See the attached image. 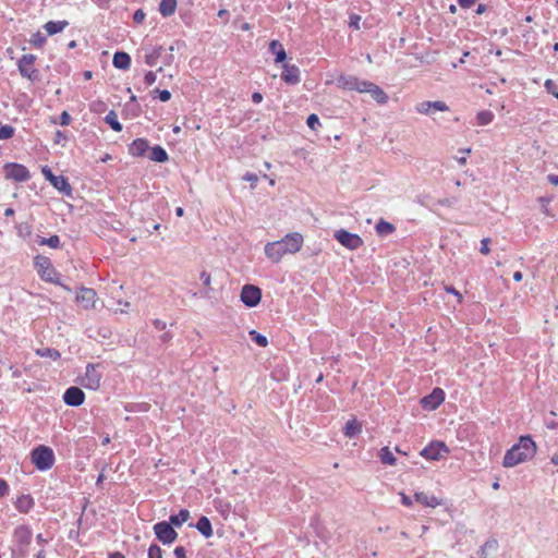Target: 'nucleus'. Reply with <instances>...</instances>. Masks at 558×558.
<instances>
[{"mask_svg": "<svg viewBox=\"0 0 558 558\" xmlns=\"http://www.w3.org/2000/svg\"><path fill=\"white\" fill-rule=\"evenodd\" d=\"M34 506V500L29 495H22L15 501L16 509L22 513H27Z\"/></svg>", "mask_w": 558, "mask_h": 558, "instance_id": "obj_23", "label": "nucleus"}, {"mask_svg": "<svg viewBox=\"0 0 558 558\" xmlns=\"http://www.w3.org/2000/svg\"><path fill=\"white\" fill-rule=\"evenodd\" d=\"M50 183L56 190L63 193L64 195H66V196L72 195V186L70 185V183L65 177L56 175L53 179H51Z\"/></svg>", "mask_w": 558, "mask_h": 558, "instance_id": "obj_19", "label": "nucleus"}, {"mask_svg": "<svg viewBox=\"0 0 558 558\" xmlns=\"http://www.w3.org/2000/svg\"><path fill=\"white\" fill-rule=\"evenodd\" d=\"M16 535L20 539L24 542H29L31 532L26 527H20L16 530Z\"/></svg>", "mask_w": 558, "mask_h": 558, "instance_id": "obj_43", "label": "nucleus"}, {"mask_svg": "<svg viewBox=\"0 0 558 558\" xmlns=\"http://www.w3.org/2000/svg\"><path fill=\"white\" fill-rule=\"evenodd\" d=\"M68 25H69V23L66 21H59V22L50 21L44 25V28L46 29L48 35H54L57 33L62 32Z\"/></svg>", "mask_w": 558, "mask_h": 558, "instance_id": "obj_25", "label": "nucleus"}, {"mask_svg": "<svg viewBox=\"0 0 558 558\" xmlns=\"http://www.w3.org/2000/svg\"><path fill=\"white\" fill-rule=\"evenodd\" d=\"M85 400V395L78 387H70L63 395V401L71 407H78Z\"/></svg>", "mask_w": 558, "mask_h": 558, "instance_id": "obj_15", "label": "nucleus"}, {"mask_svg": "<svg viewBox=\"0 0 558 558\" xmlns=\"http://www.w3.org/2000/svg\"><path fill=\"white\" fill-rule=\"evenodd\" d=\"M303 245L301 233L294 232L287 234L279 241L269 242L265 245V255L272 263H279L286 254L298 253Z\"/></svg>", "mask_w": 558, "mask_h": 558, "instance_id": "obj_1", "label": "nucleus"}, {"mask_svg": "<svg viewBox=\"0 0 558 558\" xmlns=\"http://www.w3.org/2000/svg\"><path fill=\"white\" fill-rule=\"evenodd\" d=\"M262 299V291L258 287L253 284H245L241 291V301L250 306H256Z\"/></svg>", "mask_w": 558, "mask_h": 558, "instance_id": "obj_9", "label": "nucleus"}, {"mask_svg": "<svg viewBox=\"0 0 558 558\" xmlns=\"http://www.w3.org/2000/svg\"><path fill=\"white\" fill-rule=\"evenodd\" d=\"M244 181H247V182H251L252 183V187H255L257 181H258V177L255 174V173H252V172H246L243 178H242Z\"/></svg>", "mask_w": 558, "mask_h": 558, "instance_id": "obj_46", "label": "nucleus"}, {"mask_svg": "<svg viewBox=\"0 0 558 558\" xmlns=\"http://www.w3.org/2000/svg\"><path fill=\"white\" fill-rule=\"evenodd\" d=\"M201 280L203 281V283L205 286H209V283H210V275L208 272H206V271H203L201 274Z\"/></svg>", "mask_w": 558, "mask_h": 558, "instance_id": "obj_57", "label": "nucleus"}, {"mask_svg": "<svg viewBox=\"0 0 558 558\" xmlns=\"http://www.w3.org/2000/svg\"><path fill=\"white\" fill-rule=\"evenodd\" d=\"M154 325H155V326H156V328H158V329H163V328H166L167 323H166V322H162V320H160V319H155V320H154Z\"/></svg>", "mask_w": 558, "mask_h": 558, "instance_id": "obj_61", "label": "nucleus"}, {"mask_svg": "<svg viewBox=\"0 0 558 558\" xmlns=\"http://www.w3.org/2000/svg\"><path fill=\"white\" fill-rule=\"evenodd\" d=\"M173 554L177 558H186L185 549L182 546L175 547Z\"/></svg>", "mask_w": 558, "mask_h": 558, "instance_id": "obj_53", "label": "nucleus"}, {"mask_svg": "<svg viewBox=\"0 0 558 558\" xmlns=\"http://www.w3.org/2000/svg\"><path fill=\"white\" fill-rule=\"evenodd\" d=\"M36 352L41 357H49L52 360H57L60 357V353L54 349L44 348V349H38Z\"/></svg>", "mask_w": 558, "mask_h": 558, "instance_id": "obj_36", "label": "nucleus"}, {"mask_svg": "<svg viewBox=\"0 0 558 558\" xmlns=\"http://www.w3.org/2000/svg\"><path fill=\"white\" fill-rule=\"evenodd\" d=\"M476 119L480 125H487L493 121L494 114L490 111H481L477 113Z\"/></svg>", "mask_w": 558, "mask_h": 558, "instance_id": "obj_34", "label": "nucleus"}, {"mask_svg": "<svg viewBox=\"0 0 558 558\" xmlns=\"http://www.w3.org/2000/svg\"><path fill=\"white\" fill-rule=\"evenodd\" d=\"M401 501L404 506L410 507L412 506V500L409 496H407L404 493H400Z\"/></svg>", "mask_w": 558, "mask_h": 558, "instance_id": "obj_56", "label": "nucleus"}, {"mask_svg": "<svg viewBox=\"0 0 558 558\" xmlns=\"http://www.w3.org/2000/svg\"><path fill=\"white\" fill-rule=\"evenodd\" d=\"M335 239L349 250H356L363 245V240L354 233H350L343 229L335 232Z\"/></svg>", "mask_w": 558, "mask_h": 558, "instance_id": "obj_7", "label": "nucleus"}, {"mask_svg": "<svg viewBox=\"0 0 558 558\" xmlns=\"http://www.w3.org/2000/svg\"><path fill=\"white\" fill-rule=\"evenodd\" d=\"M250 336L252 337V340L256 342L259 347H266L268 344L267 338L255 330L250 331Z\"/></svg>", "mask_w": 558, "mask_h": 558, "instance_id": "obj_39", "label": "nucleus"}, {"mask_svg": "<svg viewBox=\"0 0 558 558\" xmlns=\"http://www.w3.org/2000/svg\"><path fill=\"white\" fill-rule=\"evenodd\" d=\"M458 2L460 4V7H462L464 9H469L475 3V0H458Z\"/></svg>", "mask_w": 558, "mask_h": 558, "instance_id": "obj_55", "label": "nucleus"}, {"mask_svg": "<svg viewBox=\"0 0 558 558\" xmlns=\"http://www.w3.org/2000/svg\"><path fill=\"white\" fill-rule=\"evenodd\" d=\"M110 558H125L121 553L116 551L110 555Z\"/></svg>", "mask_w": 558, "mask_h": 558, "instance_id": "obj_64", "label": "nucleus"}, {"mask_svg": "<svg viewBox=\"0 0 558 558\" xmlns=\"http://www.w3.org/2000/svg\"><path fill=\"white\" fill-rule=\"evenodd\" d=\"M106 123H108L112 130L116 132L122 131V125L118 120V114L111 110L106 117H105Z\"/></svg>", "mask_w": 558, "mask_h": 558, "instance_id": "obj_32", "label": "nucleus"}, {"mask_svg": "<svg viewBox=\"0 0 558 558\" xmlns=\"http://www.w3.org/2000/svg\"><path fill=\"white\" fill-rule=\"evenodd\" d=\"M144 81H145L146 85H148V86L153 85L156 82V73L151 72V71L146 73Z\"/></svg>", "mask_w": 558, "mask_h": 558, "instance_id": "obj_50", "label": "nucleus"}, {"mask_svg": "<svg viewBox=\"0 0 558 558\" xmlns=\"http://www.w3.org/2000/svg\"><path fill=\"white\" fill-rule=\"evenodd\" d=\"M40 245H48L49 247L57 248L60 245V239L58 235H51L50 238H43L39 241Z\"/></svg>", "mask_w": 558, "mask_h": 558, "instance_id": "obj_37", "label": "nucleus"}, {"mask_svg": "<svg viewBox=\"0 0 558 558\" xmlns=\"http://www.w3.org/2000/svg\"><path fill=\"white\" fill-rule=\"evenodd\" d=\"M156 92L159 94V99L163 102L168 101L171 98V94L169 90H159L156 89Z\"/></svg>", "mask_w": 558, "mask_h": 558, "instance_id": "obj_51", "label": "nucleus"}, {"mask_svg": "<svg viewBox=\"0 0 558 558\" xmlns=\"http://www.w3.org/2000/svg\"><path fill=\"white\" fill-rule=\"evenodd\" d=\"M177 0H161L159 4V12L162 16H170L175 12Z\"/></svg>", "mask_w": 558, "mask_h": 558, "instance_id": "obj_26", "label": "nucleus"}, {"mask_svg": "<svg viewBox=\"0 0 558 558\" xmlns=\"http://www.w3.org/2000/svg\"><path fill=\"white\" fill-rule=\"evenodd\" d=\"M76 301L82 305V310L88 311L95 307L96 292L89 288H82L76 295Z\"/></svg>", "mask_w": 558, "mask_h": 558, "instance_id": "obj_14", "label": "nucleus"}, {"mask_svg": "<svg viewBox=\"0 0 558 558\" xmlns=\"http://www.w3.org/2000/svg\"><path fill=\"white\" fill-rule=\"evenodd\" d=\"M145 16L146 15H145L144 11L140 9L134 12L133 20L135 23L140 24L145 20Z\"/></svg>", "mask_w": 558, "mask_h": 558, "instance_id": "obj_49", "label": "nucleus"}, {"mask_svg": "<svg viewBox=\"0 0 558 558\" xmlns=\"http://www.w3.org/2000/svg\"><path fill=\"white\" fill-rule=\"evenodd\" d=\"M379 458L384 464H389V465L396 464V458L388 447H384L380 449Z\"/></svg>", "mask_w": 558, "mask_h": 558, "instance_id": "obj_31", "label": "nucleus"}, {"mask_svg": "<svg viewBox=\"0 0 558 558\" xmlns=\"http://www.w3.org/2000/svg\"><path fill=\"white\" fill-rule=\"evenodd\" d=\"M35 56L24 54L19 61V70L22 76L34 80L37 76V71L34 68Z\"/></svg>", "mask_w": 558, "mask_h": 558, "instance_id": "obj_12", "label": "nucleus"}, {"mask_svg": "<svg viewBox=\"0 0 558 558\" xmlns=\"http://www.w3.org/2000/svg\"><path fill=\"white\" fill-rule=\"evenodd\" d=\"M148 149V143L146 140L137 138L135 140L129 148V151L132 156H143Z\"/></svg>", "mask_w": 558, "mask_h": 558, "instance_id": "obj_21", "label": "nucleus"}, {"mask_svg": "<svg viewBox=\"0 0 558 558\" xmlns=\"http://www.w3.org/2000/svg\"><path fill=\"white\" fill-rule=\"evenodd\" d=\"M3 169L5 178L16 182H25L31 178L27 168L20 163H7Z\"/></svg>", "mask_w": 558, "mask_h": 558, "instance_id": "obj_6", "label": "nucleus"}, {"mask_svg": "<svg viewBox=\"0 0 558 558\" xmlns=\"http://www.w3.org/2000/svg\"><path fill=\"white\" fill-rule=\"evenodd\" d=\"M414 498L417 502L430 508H436L437 506L441 505V501L436 496L426 494L424 492H416L414 494Z\"/></svg>", "mask_w": 558, "mask_h": 558, "instance_id": "obj_20", "label": "nucleus"}, {"mask_svg": "<svg viewBox=\"0 0 558 558\" xmlns=\"http://www.w3.org/2000/svg\"><path fill=\"white\" fill-rule=\"evenodd\" d=\"M43 174L45 179L49 182H51V179H53L56 175L52 173V171L46 166L43 168Z\"/></svg>", "mask_w": 558, "mask_h": 558, "instance_id": "obj_52", "label": "nucleus"}, {"mask_svg": "<svg viewBox=\"0 0 558 558\" xmlns=\"http://www.w3.org/2000/svg\"><path fill=\"white\" fill-rule=\"evenodd\" d=\"M8 492V485L7 483L0 478V498L4 496Z\"/></svg>", "mask_w": 558, "mask_h": 558, "instance_id": "obj_58", "label": "nucleus"}, {"mask_svg": "<svg viewBox=\"0 0 558 558\" xmlns=\"http://www.w3.org/2000/svg\"><path fill=\"white\" fill-rule=\"evenodd\" d=\"M252 100H253V102H255V104H259V102L263 100V96H262V94H260V93H254V94L252 95Z\"/></svg>", "mask_w": 558, "mask_h": 558, "instance_id": "obj_59", "label": "nucleus"}, {"mask_svg": "<svg viewBox=\"0 0 558 558\" xmlns=\"http://www.w3.org/2000/svg\"><path fill=\"white\" fill-rule=\"evenodd\" d=\"M446 290L448 292L453 293L454 295H457L459 301L461 300L462 295L454 288L450 287V288H446Z\"/></svg>", "mask_w": 558, "mask_h": 558, "instance_id": "obj_62", "label": "nucleus"}, {"mask_svg": "<svg viewBox=\"0 0 558 558\" xmlns=\"http://www.w3.org/2000/svg\"><path fill=\"white\" fill-rule=\"evenodd\" d=\"M363 93H367L378 104H386L388 101L387 94L376 84L366 81Z\"/></svg>", "mask_w": 558, "mask_h": 558, "instance_id": "obj_16", "label": "nucleus"}, {"mask_svg": "<svg viewBox=\"0 0 558 558\" xmlns=\"http://www.w3.org/2000/svg\"><path fill=\"white\" fill-rule=\"evenodd\" d=\"M535 451V442L527 436L521 437L519 442L506 452L502 464L505 468H513L532 459Z\"/></svg>", "mask_w": 558, "mask_h": 558, "instance_id": "obj_2", "label": "nucleus"}, {"mask_svg": "<svg viewBox=\"0 0 558 558\" xmlns=\"http://www.w3.org/2000/svg\"><path fill=\"white\" fill-rule=\"evenodd\" d=\"M449 452L448 447L442 441H433L425 447L420 454L427 460L437 461Z\"/></svg>", "mask_w": 558, "mask_h": 558, "instance_id": "obj_5", "label": "nucleus"}, {"mask_svg": "<svg viewBox=\"0 0 558 558\" xmlns=\"http://www.w3.org/2000/svg\"><path fill=\"white\" fill-rule=\"evenodd\" d=\"M281 77L288 84H298L300 82V70L293 64H284Z\"/></svg>", "mask_w": 558, "mask_h": 558, "instance_id": "obj_18", "label": "nucleus"}, {"mask_svg": "<svg viewBox=\"0 0 558 558\" xmlns=\"http://www.w3.org/2000/svg\"><path fill=\"white\" fill-rule=\"evenodd\" d=\"M343 432L347 437H353L361 433V424L356 420H351L347 422Z\"/></svg>", "mask_w": 558, "mask_h": 558, "instance_id": "obj_30", "label": "nucleus"}, {"mask_svg": "<svg viewBox=\"0 0 558 558\" xmlns=\"http://www.w3.org/2000/svg\"><path fill=\"white\" fill-rule=\"evenodd\" d=\"M29 43H31L33 46H35V47H37V48H40V47H43V46H44V44L46 43V36H45V35H43L40 32H37V33H35V34L32 36V38H31Z\"/></svg>", "mask_w": 558, "mask_h": 558, "instance_id": "obj_38", "label": "nucleus"}, {"mask_svg": "<svg viewBox=\"0 0 558 558\" xmlns=\"http://www.w3.org/2000/svg\"><path fill=\"white\" fill-rule=\"evenodd\" d=\"M489 243H490L489 238L482 239L481 248H480L481 254L488 255L490 253Z\"/></svg>", "mask_w": 558, "mask_h": 558, "instance_id": "obj_45", "label": "nucleus"}, {"mask_svg": "<svg viewBox=\"0 0 558 558\" xmlns=\"http://www.w3.org/2000/svg\"><path fill=\"white\" fill-rule=\"evenodd\" d=\"M13 134L14 129L11 125H3L0 128V140H9Z\"/></svg>", "mask_w": 558, "mask_h": 558, "instance_id": "obj_40", "label": "nucleus"}, {"mask_svg": "<svg viewBox=\"0 0 558 558\" xmlns=\"http://www.w3.org/2000/svg\"><path fill=\"white\" fill-rule=\"evenodd\" d=\"M416 112L425 116L432 114L434 111H448L449 107L441 100L422 101L415 106Z\"/></svg>", "mask_w": 558, "mask_h": 558, "instance_id": "obj_13", "label": "nucleus"}, {"mask_svg": "<svg viewBox=\"0 0 558 558\" xmlns=\"http://www.w3.org/2000/svg\"><path fill=\"white\" fill-rule=\"evenodd\" d=\"M499 548L498 541L496 538H488L480 548L481 558H495Z\"/></svg>", "mask_w": 558, "mask_h": 558, "instance_id": "obj_17", "label": "nucleus"}, {"mask_svg": "<svg viewBox=\"0 0 558 558\" xmlns=\"http://www.w3.org/2000/svg\"><path fill=\"white\" fill-rule=\"evenodd\" d=\"M269 50L276 54L275 62L280 63L287 58L282 45L278 40H272L269 45Z\"/></svg>", "mask_w": 558, "mask_h": 558, "instance_id": "obj_24", "label": "nucleus"}, {"mask_svg": "<svg viewBox=\"0 0 558 558\" xmlns=\"http://www.w3.org/2000/svg\"><path fill=\"white\" fill-rule=\"evenodd\" d=\"M445 400V392L440 388H435L432 393L421 400V404L428 411L436 410Z\"/></svg>", "mask_w": 558, "mask_h": 558, "instance_id": "obj_11", "label": "nucleus"}, {"mask_svg": "<svg viewBox=\"0 0 558 558\" xmlns=\"http://www.w3.org/2000/svg\"><path fill=\"white\" fill-rule=\"evenodd\" d=\"M32 461L39 470H48L53 463V452L50 448L40 446L33 450Z\"/></svg>", "mask_w": 558, "mask_h": 558, "instance_id": "obj_3", "label": "nucleus"}, {"mask_svg": "<svg viewBox=\"0 0 558 558\" xmlns=\"http://www.w3.org/2000/svg\"><path fill=\"white\" fill-rule=\"evenodd\" d=\"M366 81L359 80L353 75H340L337 78L338 87L345 90H356L359 93H363Z\"/></svg>", "mask_w": 558, "mask_h": 558, "instance_id": "obj_10", "label": "nucleus"}, {"mask_svg": "<svg viewBox=\"0 0 558 558\" xmlns=\"http://www.w3.org/2000/svg\"><path fill=\"white\" fill-rule=\"evenodd\" d=\"M547 180L554 184V185H558V174H549L547 177Z\"/></svg>", "mask_w": 558, "mask_h": 558, "instance_id": "obj_60", "label": "nucleus"}, {"mask_svg": "<svg viewBox=\"0 0 558 558\" xmlns=\"http://www.w3.org/2000/svg\"><path fill=\"white\" fill-rule=\"evenodd\" d=\"M149 158L153 161L165 162L168 160V154L161 146H155L151 148Z\"/></svg>", "mask_w": 558, "mask_h": 558, "instance_id": "obj_29", "label": "nucleus"}, {"mask_svg": "<svg viewBox=\"0 0 558 558\" xmlns=\"http://www.w3.org/2000/svg\"><path fill=\"white\" fill-rule=\"evenodd\" d=\"M395 230L393 226L389 222H386V221H379L377 225H376V231L378 234L380 235H384V234H389L391 233L392 231Z\"/></svg>", "mask_w": 558, "mask_h": 558, "instance_id": "obj_35", "label": "nucleus"}, {"mask_svg": "<svg viewBox=\"0 0 558 558\" xmlns=\"http://www.w3.org/2000/svg\"><path fill=\"white\" fill-rule=\"evenodd\" d=\"M190 518V512L187 510H181L178 514H173L169 519V523L172 526L180 527L183 523H185Z\"/></svg>", "mask_w": 558, "mask_h": 558, "instance_id": "obj_28", "label": "nucleus"}, {"mask_svg": "<svg viewBox=\"0 0 558 558\" xmlns=\"http://www.w3.org/2000/svg\"><path fill=\"white\" fill-rule=\"evenodd\" d=\"M485 11H486V5L485 4H478V7L476 9V14H483Z\"/></svg>", "mask_w": 558, "mask_h": 558, "instance_id": "obj_63", "label": "nucleus"}, {"mask_svg": "<svg viewBox=\"0 0 558 558\" xmlns=\"http://www.w3.org/2000/svg\"><path fill=\"white\" fill-rule=\"evenodd\" d=\"M148 558H162L161 548L156 544L150 545L148 548Z\"/></svg>", "mask_w": 558, "mask_h": 558, "instance_id": "obj_41", "label": "nucleus"}, {"mask_svg": "<svg viewBox=\"0 0 558 558\" xmlns=\"http://www.w3.org/2000/svg\"><path fill=\"white\" fill-rule=\"evenodd\" d=\"M306 123H307L308 128L312 130H316L317 125L320 124L319 119L315 113H312L308 116Z\"/></svg>", "mask_w": 558, "mask_h": 558, "instance_id": "obj_44", "label": "nucleus"}, {"mask_svg": "<svg viewBox=\"0 0 558 558\" xmlns=\"http://www.w3.org/2000/svg\"><path fill=\"white\" fill-rule=\"evenodd\" d=\"M539 202L542 204V210L547 216H553L548 209V204L550 203V198L541 197Z\"/></svg>", "mask_w": 558, "mask_h": 558, "instance_id": "obj_47", "label": "nucleus"}, {"mask_svg": "<svg viewBox=\"0 0 558 558\" xmlns=\"http://www.w3.org/2000/svg\"><path fill=\"white\" fill-rule=\"evenodd\" d=\"M196 529L206 537H210L213 535L211 523L207 517H202L197 521Z\"/></svg>", "mask_w": 558, "mask_h": 558, "instance_id": "obj_27", "label": "nucleus"}, {"mask_svg": "<svg viewBox=\"0 0 558 558\" xmlns=\"http://www.w3.org/2000/svg\"><path fill=\"white\" fill-rule=\"evenodd\" d=\"M113 65L117 69L126 70L130 68L131 58L126 52H116L112 60Z\"/></svg>", "mask_w": 558, "mask_h": 558, "instance_id": "obj_22", "label": "nucleus"}, {"mask_svg": "<svg viewBox=\"0 0 558 558\" xmlns=\"http://www.w3.org/2000/svg\"><path fill=\"white\" fill-rule=\"evenodd\" d=\"M100 380L101 374L97 372L96 366L87 365L85 375L81 378V385L86 389L97 390L100 387Z\"/></svg>", "mask_w": 558, "mask_h": 558, "instance_id": "obj_8", "label": "nucleus"}, {"mask_svg": "<svg viewBox=\"0 0 558 558\" xmlns=\"http://www.w3.org/2000/svg\"><path fill=\"white\" fill-rule=\"evenodd\" d=\"M161 54V47L154 48L150 52L145 54V63L149 66L157 64V61Z\"/></svg>", "mask_w": 558, "mask_h": 558, "instance_id": "obj_33", "label": "nucleus"}, {"mask_svg": "<svg viewBox=\"0 0 558 558\" xmlns=\"http://www.w3.org/2000/svg\"><path fill=\"white\" fill-rule=\"evenodd\" d=\"M154 532L157 538L163 544H172L178 537V533L173 526L166 521L155 524Z\"/></svg>", "mask_w": 558, "mask_h": 558, "instance_id": "obj_4", "label": "nucleus"}, {"mask_svg": "<svg viewBox=\"0 0 558 558\" xmlns=\"http://www.w3.org/2000/svg\"><path fill=\"white\" fill-rule=\"evenodd\" d=\"M471 151H472L471 148L459 149V153L462 154L463 156L454 157V159L457 160V162L460 166H464V165H466V157L471 154Z\"/></svg>", "mask_w": 558, "mask_h": 558, "instance_id": "obj_42", "label": "nucleus"}, {"mask_svg": "<svg viewBox=\"0 0 558 558\" xmlns=\"http://www.w3.org/2000/svg\"><path fill=\"white\" fill-rule=\"evenodd\" d=\"M71 121V117L66 111H63L60 116V123L62 125H68Z\"/></svg>", "mask_w": 558, "mask_h": 558, "instance_id": "obj_54", "label": "nucleus"}, {"mask_svg": "<svg viewBox=\"0 0 558 558\" xmlns=\"http://www.w3.org/2000/svg\"><path fill=\"white\" fill-rule=\"evenodd\" d=\"M360 21H361L360 15H356V14L351 15L350 16V26L355 29H360Z\"/></svg>", "mask_w": 558, "mask_h": 558, "instance_id": "obj_48", "label": "nucleus"}]
</instances>
